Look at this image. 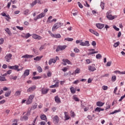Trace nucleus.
Returning <instances> with one entry per match:
<instances>
[{"label": "nucleus", "mask_w": 125, "mask_h": 125, "mask_svg": "<svg viewBox=\"0 0 125 125\" xmlns=\"http://www.w3.org/2000/svg\"><path fill=\"white\" fill-rule=\"evenodd\" d=\"M111 11H109L107 13H106V18L108 19V20H114L115 18H117V16H113L111 15Z\"/></svg>", "instance_id": "nucleus-1"}, {"label": "nucleus", "mask_w": 125, "mask_h": 125, "mask_svg": "<svg viewBox=\"0 0 125 125\" xmlns=\"http://www.w3.org/2000/svg\"><path fill=\"white\" fill-rule=\"evenodd\" d=\"M12 54H7L4 57L5 60H6V62H10V60L12 59Z\"/></svg>", "instance_id": "nucleus-2"}, {"label": "nucleus", "mask_w": 125, "mask_h": 125, "mask_svg": "<svg viewBox=\"0 0 125 125\" xmlns=\"http://www.w3.org/2000/svg\"><path fill=\"white\" fill-rule=\"evenodd\" d=\"M63 24L62 23H61V22H58L55 23L53 27H52V30L53 31L54 30H56L57 29H58V28H60V27H61V26H62Z\"/></svg>", "instance_id": "nucleus-3"}, {"label": "nucleus", "mask_w": 125, "mask_h": 125, "mask_svg": "<svg viewBox=\"0 0 125 125\" xmlns=\"http://www.w3.org/2000/svg\"><path fill=\"white\" fill-rule=\"evenodd\" d=\"M67 47V45H59L57 47V48L56 50V52H58L60 51V50H64L65 48Z\"/></svg>", "instance_id": "nucleus-4"}, {"label": "nucleus", "mask_w": 125, "mask_h": 125, "mask_svg": "<svg viewBox=\"0 0 125 125\" xmlns=\"http://www.w3.org/2000/svg\"><path fill=\"white\" fill-rule=\"evenodd\" d=\"M8 68H9V69H11L12 70H15L16 71H17L18 72H19V71H21V70H22V69L18 68H19V66L18 65L9 66Z\"/></svg>", "instance_id": "nucleus-5"}, {"label": "nucleus", "mask_w": 125, "mask_h": 125, "mask_svg": "<svg viewBox=\"0 0 125 125\" xmlns=\"http://www.w3.org/2000/svg\"><path fill=\"white\" fill-rule=\"evenodd\" d=\"M62 62H63L62 64L63 65H64V66H66L67 64H68L69 65H71L72 64V62H71L67 59H63L62 60Z\"/></svg>", "instance_id": "nucleus-6"}, {"label": "nucleus", "mask_w": 125, "mask_h": 125, "mask_svg": "<svg viewBox=\"0 0 125 125\" xmlns=\"http://www.w3.org/2000/svg\"><path fill=\"white\" fill-rule=\"evenodd\" d=\"M95 64H93L92 65H90L88 67L89 71L90 72H94V71H96V68L94 67Z\"/></svg>", "instance_id": "nucleus-7"}, {"label": "nucleus", "mask_w": 125, "mask_h": 125, "mask_svg": "<svg viewBox=\"0 0 125 125\" xmlns=\"http://www.w3.org/2000/svg\"><path fill=\"white\" fill-rule=\"evenodd\" d=\"M53 122L54 124H57L59 123V117L58 116L55 115L53 118Z\"/></svg>", "instance_id": "nucleus-8"}, {"label": "nucleus", "mask_w": 125, "mask_h": 125, "mask_svg": "<svg viewBox=\"0 0 125 125\" xmlns=\"http://www.w3.org/2000/svg\"><path fill=\"white\" fill-rule=\"evenodd\" d=\"M36 88H37L36 85H33L27 89V92H33V91H34Z\"/></svg>", "instance_id": "nucleus-9"}, {"label": "nucleus", "mask_w": 125, "mask_h": 125, "mask_svg": "<svg viewBox=\"0 0 125 125\" xmlns=\"http://www.w3.org/2000/svg\"><path fill=\"white\" fill-rule=\"evenodd\" d=\"M42 94H47V93L49 91V89L42 88L41 89Z\"/></svg>", "instance_id": "nucleus-10"}, {"label": "nucleus", "mask_w": 125, "mask_h": 125, "mask_svg": "<svg viewBox=\"0 0 125 125\" xmlns=\"http://www.w3.org/2000/svg\"><path fill=\"white\" fill-rule=\"evenodd\" d=\"M96 26L98 28V29H101L104 28V26H105V24L102 23H97L96 24Z\"/></svg>", "instance_id": "nucleus-11"}, {"label": "nucleus", "mask_w": 125, "mask_h": 125, "mask_svg": "<svg viewBox=\"0 0 125 125\" xmlns=\"http://www.w3.org/2000/svg\"><path fill=\"white\" fill-rule=\"evenodd\" d=\"M32 38H33V39H35V40H42V37L37 34H33L32 36Z\"/></svg>", "instance_id": "nucleus-12"}, {"label": "nucleus", "mask_w": 125, "mask_h": 125, "mask_svg": "<svg viewBox=\"0 0 125 125\" xmlns=\"http://www.w3.org/2000/svg\"><path fill=\"white\" fill-rule=\"evenodd\" d=\"M81 73V69L80 68H77L74 72L72 73V75L75 76L77 74H80Z\"/></svg>", "instance_id": "nucleus-13"}, {"label": "nucleus", "mask_w": 125, "mask_h": 125, "mask_svg": "<svg viewBox=\"0 0 125 125\" xmlns=\"http://www.w3.org/2000/svg\"><path fill=\"white\" fill-rule=\"evenodd\" d=\"M59 86V82L57 81L55 84L52 85L50 86V88H54L55 87H58Z\"/></svg>", "instance_id": "nucleus-14"}, {"label": "nucleus", "mask_w": 125, "mask_h": 125, "mask_svg": "<svg viewBox=\"0 0 125 125\" xmlns=\"http://www.w3.org/2000/svg\"><path fill=\"white\" fill-rule=\"evenodd\" d=\"M55 101L56 103H58V104L61 103V100H60L58 96H56L55 97Z\"/></svg>", "instance_id": "nucleus-15"}, {"label": "nucleus", "mask_w": 125, "mask_h": 125, "mask_svg": "<svg viewBox=\"0 0 125 125\" xmlns=\"http://www.w3.org/2000/svg\"><path fill=\"white\" fill-rule=\"evenodd\" d=\"M34 55H30L28 54H26L21 57V58H33Z\"/></svg>", "instance_id": "nucleus-16"}, {"label": "nucleus", "mask_w": 125, "mask_h": 125, "mask_svg": "<svg viewBox=\"0 0 125 125\" xmlns=\"http://www.w3.org/2000/svg\"><path fill=\"white\" fill-rule=\"evenodd\" d=\"M28 75H30V70L26 69L24 71L23 76H24L25 78L26 76H28Z\"/></svg>", "instance_id": "nucleus-17"}, {"label": "nucleus", "mask_w": 125, "mask_h": 125, "mask_svg": "<svg viewBox=\"0 0 125 125\" xmlns=\"http://www.w3.org/2000/svg\"><path fill=\"white\" fill-rule=\"evenodd\" d=\"M104 104H105L104 103H103L102 102H97L96 103V105L98 107H102V106L104 105Z\"/></svg>", "instance_id": "nucleus-18"}, {"label": "nucleus", "mask_w": 125, "mask_h": 125, "mask_svg": "<svg viewBox=\"0 0 125 125\" xmlns=\"http://www.w3.org/2000/svg\"><path fill=\"white\" fill-rule=\"evenodd\" d=\"M114 74H119V75H125V71L121 72L119 70L114 71Z\"/></svg>", "instance_id": "nucleus-19"}, {"label": "nucleus", "mask_w": 125, "mask_h": 125, "mask_svg": "<svg viewBox=\"0 0 125 125\" xmlns=\"http://www.w3.org/2000/svg\"><path fill=\"white\" fill-rule=\"evenodd\" d=\"M52 63H56V60L55 59H51L49 61V65H51Z\"/></svg>", "instance_id": "nucleus-20"}, {"label": "nucleus", "mask_w": 125, "mask_h": 125, "mask_svg": "<svg viewBox=\"0 0 125 125\" xmlns=\"http://www.w3.org/2000/svg\"><path fill=\"white\" fill-rule=\"evenodd\" d=\"M101 111H104V108H102L101 107H98L95 109V112H98L99 113H100Z\"/></svg>", "instance_id": "nucleus-21"}, {"label": "nucleus", "mask_w": 125, "mask_h": 125, "mask_svg": "<svg viewBox=\"0 0 125 125\" xmlns=\"http://www.w3.org/2000/svg\"><path fill=\"white\" fill-rule=\"evenodd\" d=\"M42 56H37L36 58H34V60H35V61H41V59H42Z\"/></svg>", "instance_id": "nucleus-22"}, {"label": "nucleus", "mask_w": 125, "mask_h": 125, "mask_svg": "<svg viewBox=\"0 0 125 125\" xmlns=\"http://www.w3.org/2000/svg\"><path fill=\"white\" fill-rule=\"evenodd\" d=\"M5 32L8 34V35L9 36H11L12 34H11V32L10 31V30H9V28H6L5 29Z\"/></svg>", "instance_id": "nucleus-23"}, {"label": "nucleus", "mask_w": 125, "mask_h": 125, "mask_svg": "<svg viewBox=\"0 0 125 125\" xmlns=\"http://www.w3.org/2000/svg\"><path fill=\"white\" fill-rule=\"evenodd\" d=\"M38 16L39 18V19H41L42 18V17H44V16H45V14L44 13H42L38 15Z\"/></svg>", "instance_id": "nucleus-24"}, {"label": "nucleus", "mask_w": 125, "mask_h": 125, "mask_svg": "<svg viewBox=\"0 0 125 125\" xmlns=\"http://www.w3.org/2000/svg\"><path fill=\"white\" fill-rule=\"evenodd\" d=\"M29 119L27 115H24L22 118L21 119V121H27Z\"/></svg>", "instance_id": "nucleus-25"}, {"label": "nucleus", "mask_w": 125, "mask_h": 125, "mask_svg": "<svg viewBox=\"0 0 125 125\" xmlns=\"http://www.w3.org/2000/svg\"><path fill=\"white\" fill-rule=\"evenodd\" d=\"M40 118L41 120H42L43 121H46V116H45L44 114L41 115Z\"/></svg>", "instance_id": "nucleus-26"}, {"label": "nucleus", "mask_w": 125, "mask_h": 125, "mask_svg": "<svg viewBox=\"0 0 125 125\" xmlns=\"http://www.w3.org/2000/svg\"><path fill=\"white\" fill-rule=\"evenodd\" d=\"M70 89V91H71V93H72L73 94H75V93H76V90H75V89H74V87H73V86L71 87Z\"/></svg>", "instance_id": "nucleus-27"}, {"label": "nucleus", "mask_w": 125, "mask_h": 125, "mask_svg": "<svg viewBox=\"0 0 125 125\" xmlns=\"http://www.w3.org/2000/svg\"><path fill=\"white\" fill-rule=\"evenodd\" d=\"M20 95H21V91L19 90L17 91L15 93V96H19Z\"/></svg>", "instance_id": "nucleus-28"}, {"label": "nucleus", "mask_w": 125, "mask_h": 125, "mask_svg": "<svg viewBox=\"0 0 125 125\" xmlns=\"http://www.w3.org/2000/svg\"><path fill=\"white\" fill-rule=\"evenodd\" d=\"M73 100H75V101H76V102H79V101H80V99H79V98L77 97L76 95H74L73 96Z\"/></svg>", "instance_id": "nucleus-29"}, {"label": "nucleus", "mask_w": 125, "mask_h": 125, "mask_svg": "<svg viewBox=\"0 0 125 125\" xmlns=\"http://www.w3.org/2000/svg\"><path fill=\"white\" fill-rule=\"evenodd\" d=\"M11 93V91L10 90L8 92H6L5 93V97H8V96H9L10 95Z\"/></svg>", "instance_id": "nucleus-30"}, {"label": "nucleus", "mask_w": 125, "mask_h": 125, "mask_svg": "<svg viewBox=\"0 0 125 125\" xmlns=\"http://www.w3.org/2000/svg\"><path fill=\"white\" fill-rule=\"evenodd\" d=\"M119 112H121V110H115L113 112H111L110 115H114V114H116V113H119Z\"/></svg>", "instance_id": "nucleus-31"}, {"label": "nucleus", "mask_w": 125, "mask_h": 125, "mask_svg": "<svg viewBox=\"0 0 125 125\" xmlns=\"http://www.w3.org/2000/svg\"><path fill=\"white\" fill-rule=\"evenodd\" d=\"M0 81L1 82H6V79L3 76H0Z\"/></svg>", "instance_id": "nucleus-32"}, {"label": "nucleus", "mask_w": 125, "mask_h": 125, "mask_svg": "<svg viewBox=\"0 0 125 125\" xmlns=\"http://www.w3.org/2000/svg\"><path fill=\"white\" fill-rule=\"evenodd\" d=\"M54 38H56V39H60V38H61V35L60 34H55Z\"/></svg>", "instance_id": "nucleus-33"}, {"label": "nucleus", "mask_w": 125, "mask_h": 125, "mask_svg": "<svg viewBox=\"0 0 125 125\" xmlns=\"http://www.w3.org/2000/svg\"><path fill=\"white\" fill-rule=\"evenodd\" d=\"M84 46H89L90 44H89V41H85L84 42Z\"/></svg>", "instance_id": "nucleus-34"}, {"label": "nucleus", "mask_w": 125, "mask_h": 125, "mask_svg": "<svg viewBox=\"0 0 125 125\" xmlns=\"http://www.w3.org/2000/svg\"><path fill=\"white\" fill-rule=\"evenodd\" d=\"M37 69L39 73H42V68L41 66H38Z\"/></svg>", "instance_id": "nucleus-35"}, {"label": "nucleus", "mask_w": 125, "mask_h": 125, "mask_svg": "<svg viewBox=\"0 0 125 125\" xmlns=\"http://www.w3.org/2000/svg\"><path fill=\"white\" fill-rule=\"evenodd\" d=\"M66 112H64V114H65V116H64L65 120H64V121H68V120L70 119V117H69L68 115H66Z\"/></svg>", "instance_id": "nucleus-36"}, {"label": "nucleus", "mask_w": 125, "mask_h": 125, "mask_svg": "<svg viewBox=\"0 0 125 125\" xmlns=\"http://www.w3.org/2000/svg\"><path fill=\"white\" fill-rule=\"evenodd\" d=\"M100 6L102 8V9H104V7L105 6V3H104V2H101Z\"/></svg>", "instance_id": "nucleus-37"}, {"label": "nucleus", "mask_w": 125, "mask_h": 125, "mask_svg": "<svg viewBox=\"0 0 125 125\" xmlns=\"http://www.w3.org/2000/svg\"><path fill=\"white\" fill-rule=\"evenodd\" d=\"M37 107H38V104H35L31 107V110H35V109H37Z\"/></svg>", "instance_id": "nucleus-38"}, {"label": "nucleus", "mask_w": 125, "mask_h": 125, "mask_svg": "<svg viewBox=\"0 0 125 125\" xmlns=\"http://www.w3.org/2000/svg\"><path fill=\"white\" fill-rule=\"evenodd\" d=\"M64 41H67V42H72L74 41V39L73 38H65L64 39Z\"/></svg>", "instance_id": "nucleus-39"}, {"label": "nucleus", "mask_w": 125, "mask_h": 125, "mask_svg": "<svg viewBox=\"0 0 125 125\" xmlns=\"http://www.w3.org/2000/svg\"><path fill=\"white\" fill-rule=\"evenodd\" d=\"M70 116L72 117V118H74V117L76 116V114H75V112H74L73 111H71Z\"/></svg>", "instance_id": "nucleus-40"}, {"label": "nucleus", "mask_w": 125, "mask_h": 125, "mask_svg": "<svg viewBox=\"0 0 125 125\" xmlns=\"http://www.w3.org/2000/svg\"><path fill=\"white\" fill-rule=\"evenodd\" d=\"M106 110H108V109H110L111 108V105H110L108 103H106Z\"/></svg>", "instance_id": "nucleus-41"}, {"label": "nucleus", "mask_w": 125, "mask_h": 125, "mask_svg": "<svg viewBox=\"0 0 125 125\" xmlns=\"http://www.w3.org/2000/svg\"><path fill=\"white\" fill-rule=\"evenodd\" d=\"M33 51L35 54H36V55H39V50H38V49H34Z\"/></svg>", "instance_id": "nucleus-42"}, {"label": "nucleus", "mask_w": 125, "mask_h": 125, "mask_svg": "<svg viewBox=\"0 0 125 125\" xmlns=\"http://www.w3.org/2000/svg\"><path fill=\"white\" fill-rule=\"evenodd\" d=\"M119 45H120V42H115L114 44V47H117V46H119Z\"/></svg>", "instance_id": "nucleus-43"}, {"label": "nucleus", "mask_w": 125, "mask_h": 125, "mask_svg": "<svg viewBox=\"0 0 125 125\" xmlns=\"http://www.w3.org/2000/svg\"><path fill=\"white\" fill-rule=\"evenodd\" d=\"M41 76H36V77H32V80H39L40 79H41Z\"/></svg>", "instance_id": "nucleus-44"}, {"label": "nucleus", "mask_w": 125, "mask_h": 125, "mask_svg": "<svg viewBox=\"0 0 125 125\" xmlns=\"http://www.w3.org/2000/svg\"><path fill=\"white\" fill-rule=\"evenodd\" d=\"M30 13V10L27 9L24 12V14L25 15H28V14H29Z\"/></svg>", "instance_id": "nucleus-45"}, {"label": "nucleus", "mask_w": 125, "mask_h": 125, "mask_svg": "<svg viewBox=\"0 0 125 125\" xmlns=\"http://www.w3.org/2000/svg\"><path fill=\"white\" fill-rule=\"evenodd\" d=\"M37 0H34L31 4V5L33 7L34 5H36L37 4Z\"/></svg>", "instance_id": "nucleus-46"}, {"label": "nucleus", "mask_w": 125, "mask_h": 125, "mask_svg": "<svg viewBox=\"0 0 125 125\" xmlns=\"http://www.w3.org/2000/svg\"><path fill=\"white\" fill-rule=\"evenodd\" d=\"M32 101H32V100L28 99V100L26 101V104L27 105H29V104H31V103H32Z\"/></svg>", "instance_id": "nucleus-47"}, {"label": "nucleus", "mask_w": 125, "mask_h": 125, "mask_svg": "<svg viewBox=\"0 0 125 125\" xmlns=\"http://www.w3.org/2000/svg\"><path fill=\"white\" fill-rule=\"evenodd\" d=\"M74 51L75 53H79V52H80V50L78 49V48H75L74 49Z\"/></svg>", "instance_id": "nucleus-48"}, {"label": "nucleus", "mask_w": 125, "mask_h": 125, "mask_svg": "<svg viewBox=\"0 0 125 125\" xmlns=\"http://www.w3.org/2000/svg\"><path fill=\"white\" fill-rule=\"evenodd\" d=\"M34 97H35V96L34 95H31L29 96V98L30 100L33 101V99H34Z\"/></svg>", "instance_id": "nucleus-49"}, {"label": "nucleus", "mask_w": 125, "mask_h": 125, "mask_svg": "<svg viewBox=\"0 0 125 125\" xmlns=\"http://www.w3.org/2000/svg\"><path fill=\"white\" fill-rule=\"evenodd\" d=\"M101 57H102V56H101V54H97L96 56V58H97V59H100Z\"/></svg>", "instance_id": "nucleus-50"}, {"label": "nucleus", "mask_w": 125, "mask_h": 125, "mask_svg": "<svg viewBox=\"0 0 125 125\" xmlns=\"http://www.w3.org/2000/svg\"><path fill=\"white\" fill-rule=\"evenodd\" d=\"M112 65V62H107V64L106 65V67H110Z\"/></svg>", "instance_id": "nucleus-51"}, {"label": "nucleus", "mask_w": 125, "mask_h": 125, "mask_svg": "<svg viewBox=\"0 0 125 125\" xmlns=\"http://www.w3.org/2000/svg\"><path fill=\"white\" fill-rule=\"evenodd\" d=\"M16 28H17V29H18L20 31H23V30H24V28H23V27H21L20 26H17Z\"/></svg>", "instance_id": "nucleus-52"}, {"label": "nucleus", "mask_w": 125, "mask_h": 125, "mask_svg": "<svg viewBox=\"0 0 125 125\" xmlns=\"http://www.w3.org/2000/svg\"><path fill=\"white\" fill-rule=\"evenodd\" d=\"M17 122H18V120L17 119H15L14 120V123H13L12 124V125H18V124L17 123Z\"/></svg>", "instance_id": "nucleus-53"}, {"label": "nucleus", "mask_w": 125, "mask_h": 125, "mask_svg": "<svg viewBox=\"0 0 125 125\" xmlns=\"http://www.w3.org/2000/svg\"><path fill=\"white\" fill-rule=\"evenodd\" d=\"M30 37H31V34H30V33H27L25 36V39H28V38H30Z\"/></svg>", "instance_id": "nucleus-54"}, {"label": "nucleus", "mask_w": 125, "mask_h": 125, "mask_svg": "<svg viewBox=\"0 0 125 125\" xmlns=\"http://www.w3.org/2000/svg\"><path fill=\"white\" fill-rule=\"evenodd\" d=\"M116 79V76H112L111 81L112 82H115Z\"/></svg>", "instance_id": "nucleus-55"}, {"label": "nucleus", "mask_w": 125, "mask_h": 125, "mask_svg": "<svg viewBox=\"0 0 125 125\" xmlns=\"http://www.w3.org/2000/svg\"><path fill=\"white\" fill-rule=\"evenodd\" d=\"M78 4L80 8H83V6L80 2H78Z\"/></svg>", "instance_id": "nucleus-56"}, {"label": "nucleus", "mask_w": 125, "mask_h": 125, "mask_svg": "<svg viewBox=\"0 0 125 125\" xmlns=\"http://www.w3.org/2000/svg\"><path fill=\"white\" fill-rule=\"evenodd\" d=\"M62 70L63 71V72H67V71H68V68H67V67H63Z\"/></svg>", "instance_id": "nucleus-57"}, {"label": "nucleus", "mask_w": 125, "mask_h": 125, "mask_svg": "<svg viewBox=\"0 0 125 125\" xmlns=\"http://www.w3.org/2000/svg\"><path fill=\"white\" fill-rule=\"evenodd\" d=\"M48 33H49V34L50 35V36H51V37H52V38H54V35H55V34H52V32H51V31H48Z\"/></svg>", "instance_id": "nucleus-58"}, {"label": "nucleus", "mask_w": 125, "mask_h": 125, "mask_svg": "<svg viewBox=\"0 0 125 125\" xmlns=\"http://www.w3.org/2000/svg\"><path fill=\"white\" fill-rule=\"evenodd\" d=\"M102 88L104 90H107V89H108V86H103L102 87Z\"/></svg>", "instance_id": "nucleus-59"}, {"label": "nucleus", "mask_w": 125, "mask_h": 125, "mask_svg": "<svg viewBox=\"0 0 125 125\" xmlns=\"http://www.w3.org/2000/svg\"><path fill=\"white\" fill-rule=\"evenodd\" d=\"M113 28L116 31H120V28L117 27L116 25L113 26Z\"/></svg>", "instance_id": "nucleus-60"}, {"label": "nucleus", "mask_w": 125, "mask_h": 125, "mask_svg": "<svg viewBox=\"0 0 125 125\" xmlns=\"http://www.w3.org/2000/svg\"><path fill=\"white\" fill-rule=\"evenodd\" d=\"M3 42H4V40L2 38L0 39V44H2Z\"/></svg>", "instance_id": "nucleus-61"}, {"label": "nucleus", "mask_w": 125, "mask_h": 125, "mask_svg": "<svg viewBox=\"0 0 125 125\" xmlns=\"http://www.w3.org/2000/svg\"><path fill=\"white\" fill-rule=\"evenodd\" d=\"M80 83V81H79V80H76V81H75L74 82H73V83L74 84H78V83Z\"/></svg>", "instance_id": "nucleus-62"}, {"label": "nucleus", "mask_w": 125, "mask_h": 125, "mask_svg": "<svg viewBox=\"0 0 125 125\" xmlns=\"http://www.w3.org/2000/svg\"><path fill=\"white\" fill-rule=\"evenodd\" d=\"M92 45H93V46H96V42H95V41H93L92 42Z\"/></svg>", "instance_id": "nucleus-63"}, {"label": "nucleus", "mask_w": 125, "mask_h": 125, "mask_svg": "<svg viewBox=\"0 0 125 125\" xmlns=\"http://www.w3.org/2000/svg\"><path fill=\"white\" fill-rule=\"evenodd\" d=\"M47 77H51V72H50V71H49L47 73Z\"/></svg>", "instance_id": "nucleus-64"}]
</instances>
